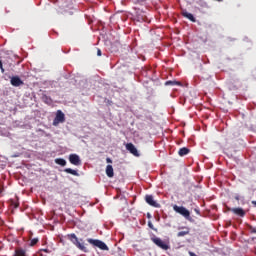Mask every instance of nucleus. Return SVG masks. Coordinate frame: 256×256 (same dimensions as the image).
<instances>
[{
	"label": "nucleus",
	"instance_id": "1",
	"mask_svg": "<svg viewBox=\"0 0 256 256\" xmlns=\"http://www.w3.org/2000/svg\"><path fill=\"white\" fill-rule=\"evenodd\" d=\"M67 239H69V241H71V243H73V245H75V247H77V249H79L80 251H83L84 253H89V250L87 249V247H85V244L79 241V238L75 233L68 234Z\"/></svg>",
	"mask_w": 256,
	"mask_h": 256
},
{
	"label": "nucleus",
	"instance_id": "2",
	"mask_svg": "<svg viewBox=\"0 0 256 256\" xmlns=\"http://www.w3.org/2000/svg\"><path fill=\"white\" fill-rule=\"evenodd\" d=\"M173 211L179 215H182V217H184V219L187 221H193V218H191V212L184 206H177V204H175L173 205Z\"/></svg>",
	"mask_w": 256,
	"mask_h": 256
},
{
	"label": "nucleus",
	"instance_id": "3",
	"mask_svg": "<svg viewBox=\"0 0 256 256\" xmlns=\"http://www.w3.org/2000/svg\"><path fill=\"white\" fill-rule=\"evenodd\" d=\"M87 241L90 243V245H93V247H98V249H101V251H109V246H107V244L101 240L88 238Z\"/></svg>",
	"mask_w": 256,
	"mask_h": 256
},
{
	"label": "nucleus",
	"instance_id": "4",
	"mask_svg": "<svg viewBox=\"0 0 256 256\" xmlns=\"http://www.w3.org/2000/svg\"><path fill=\"white\" fill-rule=\"evenodd\" d=\"M151 241L156 244L157 247L160 249H163V251H167L169 249V244L163 241L159 237H153L151 238Z\"/></svg>",
	"mask_w": 256,
	"mask_h": 256
},
{
	"label": "nucleus",
	"instance_id": "5",
	"mask_svg": "<svg viewBox=\"0 0 256 256\" xmlns=\"http://www.w3.org/2000/svg\"><path fill=\"white\" fill-rule=\"evenodd\" d=\"M59 123H65V114L63 111L58 110L56 113V117L54 118L53 125L57 126Z\"/></svg>",
	"mask_w": 256,
	"mask_h": 256
},
{
	"label": "nucleus",
	"instance_id": "6",
	"mask_svg": "<svg viewBox=\"0 0 256 256\" xmlns=\"http://www.w3.org/2000/svg\"><path fill=\"white\" fill-rule=\"evenodd\" d=\"M69 162L72 165H75L76 167H78V165H81V158H79V155H77V154H70Z\"/></svg>",
	"mask_w": 256,
	"mask_h": 256
},
{
	"label": "nucleus",
	"instance_id": "7",
	"mask_svg": "<svg viewBox=\"0 0 256 256\" xmlns=\"http://www.w3.org/2000/svg\"><path fill=\"white\" fill-rule=\"evenodd\" d=\"M126 149L127 151H129V153L134 155V157H139V151H137V148L135 147V145H133V143H127Z\"/></svg>",
	"mask_w": 256,
	"mask_h": 256
},
{
	"label": "nucleus",
	"instance_id": "8",
	"mask_svg": "<svg viewBox=\"0 0 256 256\" xmlns=\"http://www.w3.org/2000/svg\"><path fill=\"white\" fill-rule=\"evenodd\" d=\"M10 83L13 87H21L23 85V80L19 76H13L10 80Z\"/></svg>",
	"mask_w": 256,
	"mask_h": 256
},
{
	"label": "nucleus",
	"instance_id": "9",
	"mask_svg": "<svg viewBox=\"0 0 256 256\" xmlns=\"http://www.w3.org/2000/svg\"><path fill=\"white\" fill-rule=\"evenodd\" d=\"M145 201H146V203H148V205H151V207H160L159 203H157L153 199V195H146L145 196Z\"/></svg>",
	"mask_w": 256,
	"mask_h": 256
},
{
	"label": "nucleus",
	"instance_id": "10",
	"mask_svg": "<svg viewBox=\"0 0 256 256\" xmlns=\"http://www.w3.org/2000/svg\"><path fill=\"white\" fill-rule=\"evenodd\" d=\"M230 211L238 217H245V210L243 208H232Z\"/></svg>",
	"mask_w": 256,
	"mask_h": 256
},
{
	"label": "nucleus",
	"instance_id": "11",
	"mask_svg": "<svg viewBox=\"0 0 256 256\" xmlns=\"http://www.w3.org/2000/svg\"><path fill=\"white\" fill-rule=\"evenodd\" d=\"M41 101H43V103H46V105H51L53 103V99H51V97L47 96V94L45 93L42 94Z\"/></svg>",
	"mask_w": 256,
	"mask_h": 256
},
{
	"label": "nucleus",
	"instance_id": "12",
	"mask_svg": "<svg viewBox=\"0 0 256 256\" xmlns=\"http://www.w3.org/2000/svg\"><path fill=\"white\" fill-rule=\"evenodd\" d=\"M189 153H191V150L187 147L180 148L178 151L180 157H185V155H189Z\"/></svg>",
	"mask_w": 256,
	"mask_h": 256
},
{
	"label": "nucleus",
	"instance_id": "13",
	"mask_svg": "<svg viewBox=\"0 0 256 256\" xmlns=\"http://www.w3.org/2000/svg\"><path fill=\"white\" fill-rule=\"evenodd\" d=\"M106 175H107V177H109L110 179L115 176V172L113 171V166H112V165H107V166H106Z\"/></svg>",
	"mask_w": 256,
	"mask_h": 256
},
{
	"label": "nucleus",
	"instance_id": "14",
	"mask_svg": "<svg viewBox=\"0 0 256 256\" xmlns=\"http://www.w3.org/2000/svg\"><path fill=\"white\" fill-rule=\"evenodd\" d=\"M183 17H186V19H189V21H192V23H195V16H193V14L187 12V11H183L182 12Z\"/></svg>",
	"mask_w": 256,
	"mask_h": 256
},
{
	"label": "nucleus",
	"instance_id": "15",
	"mask_svg": "<svg viewBox=\"0 0 256 256\" xmlns=\"http://www.w3.org/2000/svg\"><path fill=\"white\" fill-rule=\"evenodd\" d=\"M165 85L167 87H169V86L174 87L175 85H177L178 87H181L182 84H181V82L176 81V80H168V81L165 82Z\"/></svg>",
	"mask_w": 256,
	"mask_h": 256
},
{
	"label": "nucleus",
	"instance_id": "16",
	"mask_svg": "<svg viewBox=\"0 0 256 256\" xmlns=\"http://www.w3.org/2000/svg\"><path fill=\"white\" fill-rule=\"evenodd\" d=\"M184 229L185 230L177 233V237H185V235H189V233H190L189 227H185Z\"/></svg>",
	"mask_w": 256,
	"mask_h": 256
},
{
	"label": "nucleus",
	"instance_id": "17",
	"mask_svg": "<svg viewBox=\"0 0 256 256\" xmlns=\"http://www.w3.org/2000/svg\"><path fill=\"white\" fill-rule=\"evenodd\" d=\"M55 163L57 165H61V167H65V165H67V161L63 158H56Z\"/></svg>",
	"mask_w": 256,
	"mask_h": 256
},
{
	"label": "nucleus",
	"instance_id": "18",
	"mask_svg": "<svg viewBox=\"0 0 256 256\" xmlns=\"http://www.w3.org/2000/svg\"><path fill=\"white\" fill-rule=\"evenodd\" d=\"M65 173H69L70 175H74L75 177H79V172L77 170H73L71 168H66Z\"/></svg>",
	"mask_w": 256,
	"mask_h": 256
},
{
	"label": "nucleus",
	"instance_id": "19",
	"mask_svg": "<svg viewBox=\"0 0 256 256\" xmlns=\"http://www.w3.org/2000/svg\"><path fill=\"white\" fill-rule=\"evenodd\" d=\"M15 256H27V253L22 248H17L15 250Z\"/></svg>",
	"mask_w": 256,
	"mask_h": 256
},
{
	"label": "nucleus",
	"instance_id": "20",
	"mask_svg": "<svg viewBox=\"0 0 256 256\" xmlns=\"http://www.w3.org/2000/svg\"><path fill=\"white\" fill-rule=\"evenodd\" d=\"M39 243V238H33L31 241H30V247H35L36 244Z\"/></svg>",
	"mask_w": 256,
	"mask_h": 256
},
{
	"label": "nucleus",
	"instance_id": "21",
	"mask_svg": "<svg viewBox=\"0 0 256 256\" xmlns=\"http://www.w3.org/2000/svg\"><path fill=\"white\" fill-rule=\"evenodd\" d=\"M38 253L40 256H43V253H50V251L49 249L46 248V249H40Z\"/></svg>",
	"mask_w": 256,
	"mask_h": 256
},
{
	"label": "nucleus",
	"instance_id": "22",
	"mask_svg": "<svg viewBox=\"0 0 256 256\" xmlns=\"http://www.w3.org/2000/svg\"><path fill=\"white\" fill-rule=\"evenodd\" d=\"M249 233H256V228L253 226H248Z\"/></svg>",
	"mask_w": 256,
	"mask_h": 256
},
{
	"label": "nucleus",
	"instance_id": "23",
	"mask_svg": "<svg viewBox=\"0 0 256 256\" xmlns=\"http://www.w3.org/2000/svg\"><path fill=\"white\" fill-rule=\"evenodd\" d=\"M0 70H1V73H5V68L3 67V61L0 60Z\"/></svg>",
	"mask_w": 256,
	"mask_h": 256
},
{
	"label": "nucleus",
	"instance_id": "24",
	"mask_svg": "<svg viewBox=\"0 0 256 256\" xmlns=\"http://www.w3.org/2000/svg\"><path fill=\"white\" fill-rule=\"evenodd\" d=\"M148 227H149L150 229L155 230V227L153 226V223H152L151 221L148 222Z\"/></svg>",
	"mask_w": 256,
	"mask_h": 256
},
{
	"label": "nucleus",
	"instance_id": "25",
	"mask_svg": "<svg viewBox=\"0 0 256 256\" xmlns=\"http://www.w3.org/2000/svg\"><path fill=\"white\" fill-rule=\"evenodd\" d=\"M97 55L98 57H101V49L97 48Z\"/></svg>",
	"mask_w": 256,
	"mask_h": 256
},
{
	"label": "nucleus",
	"instance_id": "26",
	"mask_svg": "<svg viewBox=\"0 0 256 256\" xmlns=\"http://www.w3.org/2000/svg\"><path fill=\"white\" fill-rule=\"evenodd\" d=\"M106 163H113V160H111V158H107Z\"/></svg>",
	"mask_w": 256,
	"mask_h": 256
},
{
	"label": "nucleus",
	"instance_id": "27",
	"mask_svg": "<svg viewBox=\"0 0 256 256\" xmlns=\"http://www.w3.org/2000/svg\"><path fill=\"white\" fill-rule=\"evenodd\" d=\"M189 255L190 256H197V254H195L194 252H191V251L189 252Z\"/></svg>",
	"mask_w": 256,
	"mask_h": 256
},
{
	"label": "nucleus",
	"instance_id": "28",
	"mask_svg": "<svg viewBox=\"0 0 256 256\" xmlns=\"http://www.w3.org/2000/svg\"><path fill=\"white\" fill-rule=\"evenodd\" d=\"M147 217H148V219H151V214L148 213V214H147Z\"/></svg>",
	"mask_w": 256,
	"mask_h": 256
},
{
	"label": "nucleus",
	"instance_id": "29",
	"mask_svg": "<svg viewBox=\"0 0 256 256\" xmlns=\"http://www.w3.org/2000/svg\"><path fill=\"white\" fill-rule=\"evenodd\" d=\"M3 193V188H0V194H2Z\"/></svg>",
	"mask_w": 256,
	"mask_h": 256
},
{
	"label": "nucleus",
	"instance_id": "30",
	"mask_svg": "<svg viewBox=\"0 0 256 256\" xmlns=\"http://www.w3.org/2000/svg\"><path fill=\"white\" fill-rule=\"evenodd\" d=\"M231 209H233V208H229V207H227V211H231Z\"/></svg>",
	"mask_w": 256,
	"mask_h": 256
},
{
	"label": "nucleus",
	"instance_id": "31",
	"mask_svg": "<svg viewBox=\"0 0 256 256\" xmlns=\"http://www.w3.org/2000/svg\"><path fill=\"white\" fill-rule=\"evenodd\" d=\"M253 205H256V201H252Z\"/></svg>",
	"mask_w": 256,
	"mask_h": 256
},
{
	"label": "nucleus",
	"instance_id": "32",
	"mask_svg": "<svg viewBox=\"0 0 256 256\" xmlns=\"http://www.w3.org/2000/svg\"><path fill=\"white\" fill-rule=\"evenodd\" d=\"M216 1H222V0H216Z\"/></svg>",
	"mask_w": 256,
	"mask_h": 256
}]
</instances>
